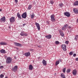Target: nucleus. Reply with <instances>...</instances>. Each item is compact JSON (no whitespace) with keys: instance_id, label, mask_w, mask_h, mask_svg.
<instances>
[{"instance_id":"obj_35","label":"nucleus","mask_w":78,"mask_h":78,"mask_svg":"<svg viewBox=\"0 0 78 78\" xmlns=\"http://www.w3.org/2000/svg\"><path fill=\"white\" fill-rule=\"evenodd\" d=\"M34 15H32L31 16V17L32 19L34 18Z\"/></svg>"},{"instance_id":"obj_33","label":"nucleus","mask_w":78,"mask_h":78,"mask_svg":"<svg viewBox=\"0 0 78 78\" xmlns=\"http://www.w3.org/2000/svg\"><path fill=\"white\" fill-rule=\"evenodd\" d=\"M4 77V75L2 74H1L0 76V77L1 78H3Z\"/></svg>"},{"instance_id":"obj_26","label":"nucleus","mask_w":78,"mask_h":78,"mask_svg":"<svg viewBox=\"0 0 78 78\" xmlns=\"http://www.w3.org/2000/svg\"><path fill=\"white\" fill-rule=\"evenodd\" d=\"M66 68H63L62 69V72L63 73H65L66 72Z\"/></svg>"},{"instance_id":"obj_34","label":"nucleus","mask_w":78,"mask_h":78,"mask_svg":"<svg viewBox=\"0 0 78 78\" xmlns=\"http://www.w3.org/2000/svg\"><path fill=\"white\" fill-rule=\"evenodd\" d=\"M73 52H70L69 53V55H73Z\"/></svg>"},{"instance_id":"obj_5","label":"nucleus","mask_w":78,"mask_h":78,"mask_svg":"<svg viewBox=\"0 0 78 78\" xmlns=\"http://www.w3.org/2000/svg\"><path fill=\"white\" fill-rule=\"evenodd\" d=\"M14 44L15 46H17V47H22V44L14 42Z\"/></svg>"},{"instance_id":"obj_22","label":"nucleus","mask_w":78,"mask_h":78,"mask_svg":"<svg viewBox=\"0 0 78 78\" xmlns=\"http://www.w3.org/2000/svg\"><path fill=\"white\" fill-rule=\"evenodd\" d=\"M59 62H61V60H59L57 61L55 63V65L57 66L58 64H59Z\"/></svg>"},{"instance_id":"obj_12","label":"nucleus","mask_w":78,"mask_h":78,"mask_svg":"<svg viewBox=\"0 0 78 78\" xmlns=\"http://www.w3.org/2000/svg\"><path fill=\"white\" fill-rule=\"evenodd\" d=\"M24 55L26 57H28L29 56H30L31 54H30V52H28L25 53Z\"/></svg>"},{"instance_id":"obj_31","label":"nucleus","mask_w":78,"mask_h":78,"mask_svg":"<svg viewBox=\"0 0 78 78\" xmlns=\"http://www.w3.org/2000/svg\"><path fill=\"white\" fill-rule=\"evenodd\" d=\"M50 3L51 4L53 5L54 3V1L53 0L51 1H50Z\"/></svg>"},{"instance_id":"obj_10","label":"nucleus","mask_w":78,"mask_h":78,"mask_svg":"<svg viewBox=\"0 0 78 78\" xmlns=\"http://www.w3.org/2000/svg\"><path fill=\"white\" fill-rule=\"evenodd\" d=\"M77 74V71L76 69H74L73 71V75H74V76H76V74Z\"/></svg>"},{"instance_id":"obj_6","label":"nucleus","mask_w":78,"mask_h":78,"mask_svg":"<svg viewBox=\"0 0 78 78\" xmlns=\"http://www.w3.org/2000/svg\"><path fill=\"white\" fill-rule=\"evenodd\" d=\"M27 12H25L21 16L22 18H23V19H26V17H27Z\"/></svg>"},{"instance_id":"obj_32","label":"nucleus","mask_w":78,"mask_h":78,"mask_svg":"<svg viewBox=\"0 0 78 78\" xmlns=\"http://www.w3.org/2000/svg\"><path fill=\"white\" fill-rule=\"evenodd\" d=\"M55 44H59V42L58 41H55Z\"/></svg>"},{"instance_id":"obj_23","label":"nucleus","mask_w":78,"mask_h":78,"mask_svg":"<svg viewBox=\"0 0 78 78\" xmlns=\"http://www.w3.org/2000/svg\"><path fill=\"white\" fill-rule=\"evenodd\" d=\"M17 16L19 18V19H22V17L20 16V14H19V12H18L17 14Z\"/></svg>"},{"instance_id":"obj_9","label":"nucleus","mask_w":78,"mask_h":78,"mask_svg":"<svg viewBox=\"0 0 78 78\" xmlns=\"http://www.w3.org/2000/svg\"><path fill=\"white\" fill-rule=\"evenodd\" d=\"M66 46L64 44H62L61 46V47L62 49H63V50H64V51H66Z\"/></svg>"},{"instance_id":"obj_17","label":"nucleus","mask_w":78,"mask_h":78,"mask_svg":"<svg viewBox=\"0 0 78 78\" xmlns=\"http://www.w3.org/2000/svg\"><path fill=\"white\" fill-rule=\"evenodd\" d=\"M59 33L61 36L63 37V36H64V34L63 33V31L61 30H59Z\"/></svg>"},{"instance_id":"obj_41","label":"nucleus","mask_w":78,"mask_h":78,"mask_svg":"<svg viewBox=\"0 0 78 78\" xmlns=\"http://www.w3.org/2000/svg\"><path fill=\"white\" fill-rule=\"evenodd\" d=\"M72 28V27L70 26H68V28H69V29H70V28Z\"/></svg>"},{"instance_id":"obj_16","label":"nucleus","mask_w":78,"mask_h":78,"mask_svg":"<svg viewBox=\"0 0 78 78\" xmlns=\"http://www.w3.org/2000/svg\"><path fill=\"white\" fill-rule=\"evenodd\" d=\"M0 45H7V43L5 42L2 41L0 42Z\"/></svg>"},{"instance_id":"obj_19","label":"nucleus","mask_w":78,"mask_h":78,"mask_svg":"<svg viewBox=\"0 0 78 78\" xmlns=\"http://www.w3.org/2000/svg\"><path fill=\"white\" fill-rule=\"evenodd\" d=\"M33 69V67L32 65H30L29 66V69L30 70H32V69Z\"/></svg>"},{"instance_id":"obj_30","label":"nucleus","mask_w":78,"mask_h":78,"mask_svg":"<svg viewBox=\"0 0 78 78\" xmlns=\"http://www.w3.org/2000/svg\"><path fill=\"white\" fill-rule=\"evenodd\" d=\"M70 69H67V70L66 71L67 73H70Z\"/></svg>"},{"instance_id":"obj_27","label":"nucleus","mask_w":78,"mask_h":78,"mask_svg":"<svg viewBox=\"0 0 78 78\" xmlns=\"http://www.w3.org/2000/svg\"><path fill=\"white\" fill-rule=\"evenodd\" d=\"M77 39H78V35H76L75 36V37L74 38V40H75V41H76Z\"/></svg>"},{"instance_id":"obj_46","label":"nucleus","mask_w":78,"mask_h":78,"mask_svg":"<svg viewBox=\"0 0 78 78\" xmlns=\"http://www.w3.org/2000/svg\"><path fill=\"white\" fill-rule=\"evenodd\" d=\"M0 11H2V9H0Z\"/></svg>"},{"instance_id":"obj_28","label":"nucleus","mask_w":78,"mask_h":78,"mask_svg":"<svg viewBox=\"0 0 78 78\" xmlns=\"http://www.w3.org/2000/svg\"><path fill=\"white\" fill-rule=\"evenodd\" d=\"M63 4L62 3H61L59 4V7H61V8H62V6H63Z\"/></svg>"},{"instance_id":"obj_25","label":"nucleus","mask_w":78,"mask_h":78,"mask_svg":"<svg viewBox=\"0 0 78 78\" xmlns=\"http://www.w3.org/2000/svg\"><path fill=\"white\" fill-rule=\"evenodd\" d=\"M61 76L62 78H66L65 76V75H64L63 73L61 74Z\"/></svg>"},{"instance_id":"obj_11","label":"nucleus","mask_w":78,"mask_h":78,"mask_svg":"<svg viewBox=\"0 0 78 78\" xmlns=\"http://www.w3.org/2000/svg\"><path fill=\"white\" fill-rule=\"evenodd\" d=\"M51 21H52V22L55 21V18H54V15H51Z\"/></svg>"},{"instance_id":"obj_8","label":"nucleus","mask_w":78,"mask_h":78,"mask_svg":"<svg viewBox=\"0 0 78 78\" xmlns=\"http://www.w3.org/2000/svg\"><path fill=\"white\" fill-rule=\"evenodd\" d=\"M35 25H36L37 28L38 30H40V29H41V28L40 27V25H39V23H35Z\"/></svg>"},{"instance_id":"obj_37","label":"nucleus","mask_w":78,"mask_h":78,"mask_svg":"<svg viewBox=\"0 0 78 78\" xmlns=\"http://www.w3.org/2000/svg\"><path fill=\"white\" fill-rule=\"evenodd\" d=\"M3 66H0V69H3Z\"/></svg>"},{"instance_id":"obj_18","label":"nucleus","mask_w":78,"mask_h":78,"mask_svg":"<svg viewBox=\"0 0 78 78\" xmlns=\"http://www.w3.org/2000/svg\"><path fill=\"white\" fill-rule=\"evenodd\" d=\"M45 37L48 39H50L51 38V35L49 34V35H46L45 36Z\"/></svg>"},{"instance_id":"obj_44","label":"nucleus","mask_w":78,"mask_h":78,"mask_svg":"<svg viewBox=\"0 0 78 78\" xmlns=\"http://www.w3.org/2000/svg\"><path fill=\"white\" fill-rule=\"evenodd\" d=\"M77 22L78 23V19H77Z\"/></svg>"},{"instance_id":"obj_36","label":"nucleus","mask_w":78,"mask_h":78,"mask_svg":"<svg viewBox=\"0 0 78 78\" xmlns=\"http://www.w3.org/2000/svg\"><path fill=\"white\" fill-rule=\"evenodd\" d=\"M65 44H69V41H66L65 42Z\"/></svg>"},{"instance_id":"obj_48","label":"nucleus","mask_w":78,"mask_h":78,"mask_svg":"<svg viewBox=\"0 0 78 78\" xmlns=\"http://www.w3.org/2000/svg\"><path fill=\"white\" fill-rule=\"evenodd\" d=\"M38 47H40V46H38Z\"/></svg>"},{"instance_id":"obj_45","label":"nucleus","mask_w":78,"mask_h":78,"mask_svg":"<svg viewBox=\"0 0 78 78\" xmlns=\"http://www.w3.org/2000/svg\"><path fill=\"white\" fill-rule=\"evenodd\" d=\"M14 59H16V57H14Z\"/></svg>"},{"instance_id":"obj_14","label":"nucleus","mask_w":78,"mask_h":78,"mask_svg":"<svg viewBox=\"0 0 78 78\" xmlns=\"http://www.w3.org/2000/svg\"><path fill=\"white\" fill-rule=\"evenodd\" d=\"M68 25L67 24H66L64 25V26L63 27L62 29V30H64L65 29L67 28L68 27Z\"/></svg>"},{"instance_id":"obj_39","label":"nucleus","mask_w":78,"mask_h":78,"mask_svg":"<svg viewBox=\"0 0 78 78\" xmlns=\"http://www.w3.org/2000/svg\"><path fill=\"white\" fill-rule=\"evenodd\" d=\"M15 0V2H16V3H17V2H18V1H17V0Z\"/></svg>"},{"instance_id":"obj_42","label":"nucleus","mask_w":78,"mask_h":78,"mask_svg":"<svg viewBox=\"0 0 78 78\" xmlns=\"http://www.w3.org/2000/svg\"><path fill=\"white\" fill-rule=\"evenodd\" d=\"M46 23H47V24H48V23H49V22L48 21H46Z\"/></svg>"},{"instance_id":"obj_1","label":"nucleus","mask_w":78,"mask_h":78,"mask_svg":"<svg viewBox=\"0 0 78 78\" xmlns=\"http://www.w3.org/2000/svg\"><path fill=\"white\" fill-rule=\"evenodd\" d=\"M12 59L11 58L8 57L6 59V63L9 64L12 62Z\"/></svg>"},{"instance_id":"obj_2","label":"nucleus","mask_w":78,"mask_h":78,"mask_svg":"<svg viewBox=\"0 0 78 78\" xmlns=\"http://www.w3.org/2000/svg\"><path fill=\"white\" fill-rule=\"evenodd\" d=\"M9 20L10 23H13L15 22V17L12 16L9 19Z\"/></svg>"},{"instance_id":"obj_38","label":"nucleus","mask_w":78,"mask_h":78,"mask_svg":"<svg viewBox=\"0 0 78 78\" xmlns=\"http://www.w3.org/2000/svg\"><path fill=\"white\" fill-rule=\"evenodd\" d=\"M76 56V54H74L73 55V56L74 57H75Z\"/></svg>"},{"instance_id":"obj_15","label":"nucleus","mask_w":78,"mask_h":78,"mask_svg":"<svg viewBox=\"0 0 78 78\" xmlns=\"http://www.w3.org/2000/svg\"><path fill=\"white\" fill-rule=\"evenodd\" d=\"M73 11L74 13H75V14L78 13V10L76 8H74L73 9Z\"/></svg>"},{"instance_id":"obj_24","label":"nucleus","mask_w":78,"mask_h":78,"mask_svg":"<svg viewBox=\"0 0 78 78\" xmlns=\"http://www.w3.org/2000/svg\"><path fill=\"white\" fill-rule=\"evenodd\" d=\"M74 6H78V1H76L73 4Z\"/></svg>"},{"instance_id":"obj_13","label":"nucleus","mask_w":78,"mask_h":78,"mask_svg":"<svg viewBox=\"0 0 78 78\" xmlns=\"http://www.w3.org/2000/svg\"><path fill=\"white\" fill-rule=\"evenodd\" d=\"M18 69V67H17V66H14L13 68L12 69V70L13 72H16L17 70Z\"/></svg>"},{"instance_id":"obj_43","label":"nucleus","mask_w":78,"mask_h":78,"mask_svg":"<svg viewBox=\"0 0 78 78\" xmlns=\"http://www.w3.org/2000/svg\"><path fill=\"white\" fill-rule=\"evenodd\" d=\"M26 25V23H24V24H23V26H25Z\"/></svg>"},{"instance_id":"obj_49","label":"nucleus","mask_w":78,"mask_h":78,"mask_svg":"<svg viewBox=\"0 0 78 78\" xmlns=\"http://www.w3.org/2000/svg\"><path fill=\"white\" fill-rule=\"evenodd\" d=\"M5 78H8V77H5Z\"/></svg>"},{"instance_id":"obj_20","label":"nucleus","mask_w":78,"mask_h":78,"mask_svg":"<svg viewBox=\"0 0 78 78\" xmlns=\"http://www.w3.org/2000/svg\"><path fill=\"white\" fill-rule=\"evenodd\" d=\"M42 62L44 66H46L47 65V61L45 60H43L42 61Z\"/></svg>"},{"instance_id":"obj_40","label":"nucleus","mask_w":78,"mask_h":78,"mask_svg":"<svg viewBox=\"0 0 78 78\" xmlns=\"http://www.w3.org/2000/svg\"><path fill=\"white\" fill-rule=\"evenodd\" d=\"M75 60L76 61H78V58H76Z\"/></svg>"},{"instance_id":"obj_47","label":"nucleus","mask_w":78,"mask_h":78,"mask_svg":"<svg viewBox=\"0 0 78 78\" xmlns=\"http://www.w3.org/2000/svg\"><path fill=\"white\" fill-rule=\"evenodd\" d=\"M9 28H11V27L10 26H9Z\"/></svg>"},{"instance_id":"obj_21","label":"nucleus","mask_w":78,"mask_h":78,"mask_svg":"<svg viewBox=\"0 0 78 78\" xmlns=\"http://www.w3.org/2000/svg\"><path fill=\"white\" fill-rule=\"evenodd\" d=\"M0 52L1 53H4L5 54V53H6V51L5 50L3 49H2L0 51Z\"/></svg>"},{"instance_id":"obj_4","label":"nucleus","mask_w":78,"mask_h":78,"mask_svg":"<svg viewBox=\"0 0 78 78\" xmlns=\"http://www.w3.org/2000/svg\"><path fill=\"white\" fill-rule=\"evenodd\" d=\"M1 22H6V18L5 17L3 16L2 18L0 20Z\"/></svg>"},{"instance_id":"obj_3","label":"nucleus","mask_w":78,"mask_h":78,"mask_svg":"<svg viewBox=\"0 0 78 78\" xmlns=\"http://www.w3.org/2000/svg\"><path fill=\"white\" fill-rule=\"evenodd\" d=\"M20 35L21 36H28V34L24 31L21 32Z\"/></svg>"},{"instance_id":"obj_7","label":"nucleus","mask_w":78,"mask_h":78,"mask_svg":"<svg viewBox=\"0 0 78 78\" xmlns=\"http://www.w3.org/2000/svg\"><path fill=\"white\" fill-rule=\"evenodd\" d=\"M65 16H67V17H70V14L69 12H65L64 13Z\"/></svg>"},{"instance_id":"obj_29","label":"nucleus","mask_w":78,"mask_h":78,"mask_svg":"<svg viewBox=\"0 0 78 78\" xmlns=\"http://www.w3.org/2000/svg\"><path fill=\"white\" fill-rule=\"evenodd\" d=\"M31 8H32V5H29L28 7V9L30 10L31 9Z\"/></svg>"}]
</instances>
